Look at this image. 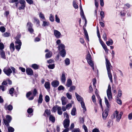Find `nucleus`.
<instances>
[{"mask_svg": "<svg viewBox=\"0 0 132 132\" xmlns=\"http://www.w3.org/2000/svg\"><path fill=\"white\" fill-rule=\"evenodd\" d=\"M65 64L66 65H69L70 64V60L68 58H66L65 60Z\"/></svg>", "mask_w": 132, "mask_h": 132, "instance_id": "obj_33", "label": "nucleus"}, {"mask_svg": "<svg viewBox=\"0 0 132 132\" xmlns=\"http://www.w3.org/2000/svg\"><path fill=\"white\" fill-rule=\"evenodd\" d=\"M4 48V46L3 43H0V49L2 50Z\"/></svg>", "mask_w": 132, "mask_h": 132, "instance_id": "obj_57", "label": "nucleus"}, {"mask_svg": "<svg viewBox=\"0 0 132 132\" xmlns=\"http://www.w3.org/2000/svg\"><path fill=\"white\" fill-rule=\"evenodd\" d=\"M106 93L108 97L109 100H111L112 98V95L111 93V89L110 85H108V89L107 90Z\"/></svg>", "mask_w": 132, "mask_h": 132, "instance_id": "obj_3", "label": "nucleus"}, {"mask_svg": "<svg viewBox=\"0 0 132 132\" xmlns=\"http://www.w3.org/2000/svg\"><path fill=\"white\" fill-rule=\"evenodd\" d=\"M75 94L76 98L78 101L80 102L83 101V98L76 93H75Z\"/></svg>", "mask_w": 132, "mask_h": 132, "instance_id": "obj_14", "label": "nucleus"}, {"mask_svg": "<svg viewBox=\"0 0 132 132\" xmlns=\"http://www.w3.org/2000/svg\"><path fill=\"white\" fill-rule=\"evenodd\" d=\"M45 52H47L45 55L46 58H49L51 57L52 54L51 52L50 51L48 50L47 49L45 51Z\"/></svg>", "mask_w": 132, "mask_h": 132, "instance_id": "obj_10", "label": "nucleus"}, {"mask_svg": "<svg viewBox=\"0 0 132 132\" xmlns=\"http://www.w3.org/2000/svg\"><path fill=\"white\" fill-rule=\"evenodd\" d=\"M34 20V22H36L37 24H39L40 22L38 19L36 18H35Z\"/></svg>", "mask_w": 132, "mask_h": 132, "instance_id": "obj_58", "label": "nucleus"}, {"mask_svg": "<svg viewBox=\"0 0 132 132\" xmlns=\"http://www.w3.org/2000/svg\"><path fill=\"white\" fill-rule=\"evenodd\" d=\"M97 36H98V38H99V39H100L101 36H100V33L99 29L97 27Z\"/></svg>", "mask_w": 132, "mask_h": 132, "instance_id": "obj_54", "label": "nucleus"}, {"mask_svg": "<svg viewBox=\"0 0 132 132\" xmlns=\"http://www.w3.org/2000/svg\"><path fill=\"white\" fill-rule=\"evenodd\" d=\"M7 107V108L8 110L11 111L13 109V106L11 105H9L7 106V104H6L5 105L4 107L5 108H6Z\"/></svg>", "mask_w": 132, "mask_h": 132, "instance_id": "obj_21", "label": "nucleus"}, {"mask_svg": "<svg viewBox=\"0 0 132 132\" xmlns=\"http://www.w3.org/2000/svg\"><path fill=\"white\" fill-rule=\"evenodd\" d=\"M92 132H100V131L98 129L95 128L93 130Z\"/></svg>", "mask_w": 132, "mask_h": 132, "instance_id": "obj_64", "label": "nucleus"}, {"mask_svg": "<svg viewBox=\"0 0 132 132\" xmlns=\"http://www.w3.org/2000/svg\"><path fill=\"white\" fill-rule=\"evenodd\" d=\"M128 118L129 120H131L132 119V112L128 115Z\"/></svg>", "mask_w": 132, "mask_h": 132, "instance_id": "obj_63", "label": "nucleus"}, {"mask_svg": "<svg viewBox=\"0 0 132 132\" xmlns=\"http://www.w3.org/2000/svg\"><path fill=\"white\" fill-rule=\"evenodd\" d=\"M55 21L58 23L60 22V20L59 18H58L57 16V15H56L55 16Z\"/></svg>", "mask_w": 132, "mask_h": 132, "instance_id": "obj_56", "label": "nucleus"}, {"mask_svg": "<svg viewBox=\"0 0 132 132\" xmlns=\"http://www.w3.org/2000/svg\"><path fill=\"white\" fill-rule=\"evenodd\" d=\"M105 102L107 108L102 113V117L103 119L105 120L106 118L108 115V111L109 110V108L110 106L109 101L106 97H105Z\"/></svg>", "mask_w": 132, "mask_h": 132, "instance_id": "obj_2", "label": "nucleus"}, {"mask_svg": "<svg viewBox=\"0 0 132 132\" xmlns=\"http://www.w3.org/2000/svg\"><path fill=\"white\" fill-rule=\"evenodd\" d=\"M76 108L75 107L73 108L71 111V114L72 116H75L76 114Z\"/></svg>", "mask_w": 132, "mask_h": 132, "instance_id": "obj_27", "label": "nucleus"}, {"mask_svg": "<svg viewBox=\"0 0 132 132\" xmlns=\"http://www.w3.org/2000/svg\"><path fill=\"white\" fill-rule=\"evenodd\" d=\"M6 120L5 119H3V121L5 124L7 126L9 125L12 119L11 117L9 115H7L6 117Z\"/></svg>", "mask_w": 132, "mask_h": 132, "instance_id": "obj_4", "label": "nucleus"}, {"mask_svg": "<svg viewBox=\"0 0 132 132\" xmlns=\"http://www.w3.org/2000/svg\"><path fill=\"white\" fill-rule=\"evenodd\" d=\"M49 19L50 21L52 22H53L54 21V16L52 15V14H51L50 15Z\"/></svg>", "mask_w": 132, "mask_h": 132, "instance_id": "obj_36", "label": "nucleus"}, {"mask_svg": "<svg viewBox=\"0 0 132 132\" xmlns=\"http://www.w3.org/2000/svg\"><path fill=\"white\" fill-rule=\"evenodd\" d=\"M58 107H59V106L57 105H56L53 107L52 109V112H56V110H57V108Z\"/></svg>", "mask_w": 132, "mask_h": 132, "instance_id": "obj_34", "label": "nucleus"}, {"mask_svg": "<svg viewBox=\"0 0 132 132\" xmlns=\"http://www.w3.org/2000/svg\"><path fill=\"white\" fill-rule=\"evenodd\" d=\"M31 94H32V92L31 91H29L27 93L26 95V96L27 98H28Z\"/></svg>", "mask_w": 132, "mask_h": 132, "instance_id": "obj_61", "label": "nucleus"}, {"mask_svg": "<svg viewBox=\"0 0 132 132\" xmlns=\"http://www.w3.org/2000/svg\"><path fill=\"white\" fill-rule=\"evenodd\" d=\"M73 5L75 9H77L78 7V5L76 4V2L75 1H73Z\"/></svg>", "mask_w": 132, "mask_h": 132, "instance_id": "obj_43", "label": "nucleus"}, {"mask_svg": "<svg viewBox=\"0 0 132 132\" xmlns=\"http://www.w3.org/2000/svg\"><path fill=\"white\" fill-rule=\"evenodd\" d=\"M106 64L108 76L110 81L112 82H113L112 75L111 73L110 69V67L111 66V64L110 62L107 59H106Z\"/></svg>", "mask_w": 132, "mask_h": 132, "instance_id": "obj_1", "label": "nucleus"}, {"mask_svg": "<svg viewBox=\"0 0 132 132\" xmlns=\"http://www.w3.org/2000/svg\"><path fill=\"white\" fill-rule=\"evenodd\" d=\"M0 31L2 32H4L5 31V28L4 26H1L0 27Z\"/></svg>", "mask_w": 132, "mask_h": 132, "instance_id": "obj_41", "label": "nucleus"}, {"mask_svg": "<svg viewBox=\"0 0 132 132\" xmlns=\"http://www.w3.org/2000/svg\"><path fill=\"white\" fill-rule=\"evenodd\" d=\"M32 24L30 22H28L27 24V26L28 28L32 27Z\"/></svg>", "mask_w": 132, "mask_h": 132, "instance_id": "obj_46", "label": "nucleus"}, {"mask_svg": "<svg viewBox=\"0 0 132 132\" xmlns=\"http://www.w3.org/2000/svg\"><path fill=\"white\" fill-rule=\"evenodd\" d=\"M10 48L11 51L13 52L15 50V48L14 45L13 43H12L10 44Z\"/></svg>", "mask_w": 132, "mask_h": 132, "instance_id": "obj_26", "label": "nucleus"}, {"mask_svg": "<svg viewBox=\"0 0 132 132\" xmlns=\"http://www.w3.org/2000/svg\"><path fill=\"white\" fill-rule=\"evenodd\" d=\"M60 53L61 56L63 57H64L66 55V52L65 50H62L61 51Z\"/></svg>", "mask_w": 132, "mask_h": 132, "instance_id": "obj_23", "label": "nucleus"}, {"mask_svg": "<svg viewBox=\"0 0 132 132\" xmlns=\"http://www.w3.org/2000/svg\"><path fill=\"white\" fill-rule=\"evenodd\" d=\"M49 119L50 121L53 122H54L55 121V117L51 115H50V116Z\"/></svg>", "mask_w": 132, "mask_h": 132, "instance_id": "obj_32", "label": "nucleus"}, {"mask_svg": "<svg viewBox=\"0 0 132 132\" xmlns=\"http://www.w3.org/2000/svg\"><path fill=\"white\" fill-rule=\"evenodd\" d=\"M43 23L42 24V26L45 27L46 26H49V22L44 21H43Z\"/></svg>", "mask_w": 132, "mask_h": 132, "instance_id": "obj_35", "label": "nucleus"}, {"mask_svg": "<svg viewBox=\"0 0 132 132\" xmlns=\"http://www.w3.org/2000/svg\"><path fill=\"white\" fill-rule=\"evenodd\" d=\"M70 121L68 119H65L63 121V126L65 128H68L69 126Z\"/></svg>", "mask_w": 132, "mask_h": 132, "instance_id": "obj_7", "label": "nucleus"}, {"mask_svg": "<svg viewBox=\"0 0 132 132\" xmlns=\"http://www.w3.org/2000/svg\"><path fill=\"white\" fill-rule=\"evenodd\" d=\"M32 92L33 94V96H35L37 93L36 89V88H35L34 89Z\"/></svg>", "mask_w": 132, "mask_h": 132, "instance_id": "obj_50", "label": "nucleus"}, {"mask_svg": "<svg viewBox=\"0 0 132 132\" xmlns=\"http://www.w3.org/2000/svg\"><path fill=\"white\" fill-rule=\"evenodd\" d=\"M3 71L7 76H9L12 72L11 69L9 68L7 69L6 68H4L3 70Z\"/></svg>", "mask_w": 132, "mask_h": 132, "instance_id": "obj_6", "label": "nucleus"}, {"mask_svg": "<svg viewBox=\"0 0 132 132\" xmlns=\"http://www.w3.org/2000/svg\"><path fill=\"white\" fill-rule=\"evenodd\" d=\"M33 111V110L31 108H29L27 110V112L29 113H31Z\"/></svg>", "mask_w": 132, "mask_h": 132, "instance_id": "obj_62", "label": "nucleus"}, {"mask_svg": "<svg viewBox=\"0 0 132 132\" xmlns=\"http://www.w3.org/2000/svg\"><path fill=\"white\" fill-rule=\"evenodd\" d=\"M83 128L85 130V132H88L87 128V127L84 125L83 126Z\"/></svg>", "mask_w": 132, "mask_h": 132, "instance_id": "obj_60", "label": "nucleus"}, {"mask_svg": "<svg viewBox=\"0 0 132 132\" xmlns=\"http://www.w3.org/2000/svg\"><path fill=\"white\" fill-rule=\"evenodd\" d=\"M45 101L47 102H48L50 100V98L49 96L48 95H46L45 97Z\"/></svg>", "mask_w": 132, "mask_h": 132, "instance_id": "obj_51", "label": "nucleus"}, {"mask_svg": "<svg viewBox=\"0 0 132 132\" xmlns=\"http://www.w3.org/2000/svg\"><path fill=\"white\" fill-rule=\"evenodd\" d=\"M80 11V15L82 19H84V18H85V17L84 15L83 11V10Z\"/></svg>", "mask_w": 132, "mask_h": 132, "instance_id": "obj_45", "label": "nucleus"}, {"mask_svg": "<svg viewBox=\"0 0 132 132\" xmlns=\"http://www.w3.org/2000/svg\"><path fill=\"white\" fill-rule=\"evenodd\" d=\"M100 15L101 16V19H103L104 17V12L103 11H101L100 12Z\"/></svg>", "mask_w": 132, "mask_h": 132, "instance_id": "obj_49", "label": "nucleus"}, {"mask_svg": "<svg viewBox=\"0 0 132 132\" xmlns=\"http://www.w3.org/2000/svg\"><path fill=\"white\" fill-rule=\"evenodd\" d=\"M84 32L85 36L88 42L89 41V36L87 31L85 28H84Z\"/></svg>", "mask_w": 132, "mask_h": 132, "instance_id": "obj_16", "label": "nucleus"}, {"mask_svg": "<svg viewBox=\"0 0 132 132\" xmlns=\"http://www.w3.org/2000/svg\"><path fill=\"white\" fill-rule=\"evenodd\" d=\"M89 65L92 67L93 70L94 69V64L92 60L87 61Z\"/></svg>", "mask_w": 132, "mask_h": 132, "instance_id": "obj_18", "label": "nucleus"}, {"mask_svg": "<svg viewBox=\"0 0 132 132\" xmlns=\"http://www.w3.org/2000/svg\"><path fill=\"white\" fill-rule=\"evenodd\" d=\"M59 82L57 80H54L51 83L52 85L54 87H57L59 85Z\"/></svg>", "mask_w": 132, "mask_h": 132, "instance_id": "obj_13", "label": "nucleus"}, {"mask_svg": "<svg viewBox=\"0 0 132 132\" xmlns=\"http://www.w3.org/2000/svg\"><path fill=\"white\" fill-rule=\"evenodd\" d=\"M0 53L1 57L3 59H5L6 57L5 52L2 50L0 51Z\"/></svg>", "mask_w": 132, "mask_h": 132, "instance_id": "obj_24", "label": "nucleus"}, {"mask_svg": "<svg viewBox=\"0 0 132 132\" xmlns=\"http://www.w3.org/2000/svg\"><path fill=\"white\" fill-rule=\"evenodd\" d=\"M64 89V88L62 85H61L59 87L57 88L58 90H63Z\"/></svg>", "mask_w": 132, "mask_h": 132, "instance_id": "obj_52", "label": "nucleus"}, {"mask_svg": "<svg viewBox=\"0 0 132 132\" xmlns=\"http://www.w3.org/2000/svg\"><path fill=\"white\" fill-rule=\"evenodd\" d=\"M10 68H11V70H12V71L13 74L14 75H15L16 73V69L12 67H11Z\"/></svg>", "mask_w": 132, "mask_h": 132, "instance_id": "obj_38", "label": "nucleus"}, {"mask_svg": "<svg viewBox=\"0 0 132 132\" xmlns=\"http://www.w3.org/2000/svg\"><path fill=\"white\" fill-rule=\"evenodd\" d=\"M42 97L43 96L42 94H40L38 100V103H42L43 101Z\"/></svg>", "mask_w": 132, "mask_h": 132, "instance_id": "obj_29", "label": "nucleus"}, {"mask_svg": "<svg viewBox=\"0 0 132 132\" xmlns=\"http://www.w3.org/2000/svg\"><path fill=\"white\" fill-rule=\"evenodd\" d=\"M45 113L48 116L50 115L51 114V112L50 110L46 109L45 111Z\"/></svg>", "mask_w": 132, "mask_h": 132, "instance_id": "obj_53", "label": "nucleus"}, {"mask_svg": "<svg viewBox=\"0 0 132 132\" xmlns=\"http://www.w3.org/2000/svg\"><path fill=\"white\" fill-rule=\"evenodd\" d=\"M25 6V4H22L21 6L19 8V9L20 10L24 9Z\"/></svg>", "mask_w": 132, "mask_h": 132, "instance_id": "obj_59", "label": "nucleus"}, {"mask_svg": "<svg viewBox=\"0 0 132 132\" xmlns=\"http://www.w3.org/2000/svg\"><path fill=\"white\" fill-rule=\"evenodd\" d=\"M114 116L116 117L117 121L118 122H119L121 117L119 115V112L118 111H115L114 113Z\"/></svg>", "mask_w": 132, "mask_h": 132, "instance_id": "obj_9", "label": "nucleus"}, {"mask_svg": "<svg viewBox=\"0 0 132 132\" xmlns=\"http://www.w3.org/2000/svg\"><path fill=\"white\" fill-rule=\"evenodd\" d=\"M39 17L43 19L44 20L45 19V18L44 14H42L41 12L39 13Z\"/></svg>", "mask_w": 132, "mask_h": 132, "instance_id": "obj_44", "label": "nucleus"}, {"mask_svg": "<svg viewBox=\"0 0 132 132\" xmlns=\"http://www.w3.org/2000/svg\"><path fill=\"white\" fill-rule=\"evenodd\" d=\"M32 67L35 69L37 70L38 69L39 66L37 64H34L32 65Z\"/></svg>", "mask_w": 132, "mask_h": 132, "instance_id": "obj_30", "label": "nucleus"}, {"mask_svg": "<svg viewBox=\"0 0 132 132\" xmlns=\"http://www.w3.org/2000/svg\"><path fill=\"white\" fill-rule=\"evenodd\" d=\"M10 35V34L7 32H5L3 34V36L5 37H8Z\"/></svg>", "mask_w": 132, "mask_h": 132, "instance_id": "obj_42", "label": "nucleus"}, {"mask_svg": "<svg viewBox=\"0 0 132 132\" xmlns=\"http://www.w3.org/2000/svg\"><path fill=\"white\" fill-rule=\"evenodd\" d=\"M75 89V87L74 86H72L70 87L69 89V91L71 92Z\"/></svg>", "mask_w": 132, "mask_h": 132, "instance_id": "obj_55", "label": "nucleus"}, {"mask_svg": "<svg viewBox=\"0 0 132 132\" xmlns=\"http://www.w3.org/2000/svg\"><path fill=\"white\" fill-rule=\"evenodd\" d=\"M72 84V80L70 79H68L67 80V83L66 84V86L68 87H69L71 86Z\"/></svg>", "mask_w": 132, "mask_h": 132, "instance_id": "obj_17", "label": "nucleus"}, {"mask_svg": "<svg viewBox=\"0 0 132 132\" xmlns=\"http://www.w3.org/2000/svg\"><path fill=\"white\" fill-rule=\"evenodd\" d=\"M65 46L63 44H60L58 46L59 50V51H61L63 50H65Z\"/></svg>", "mask_w": 132, "mask_h": 132, "instance_id": "obj_20", "label": "nucleus"}, {"mask_svg": "<svg viewBox=\"0 0 132 132\" xmlns=\"http://www.w3.org/2000/svg\"><path fill=\"white\" fill-rule=\"evenodd\" d=\"M48 67L50 69H53L55 67V65L54 64H50L48 65Z\"/></svg>", "mask_w": 132, "mask_h": 132, "instance_id": "obj_48", "label": "nucleus"}, {"mask_svg": "<svg viewBox=\"0 0 132 132\" xmlns=\"http://www.w3.org/2000/svg\"><path fill=\"white\" fill-rule=\"evenodd\" d=\"M61 100L62 105H65L67 103V98L64 96H62L61 98Z\"/></svg>", "mask_w": 132, "mask_h": 132, "instance_id": "obj_15", "label": "nucleus"}, {"mask_svg": "<svg viewBox=\"0 0 132 132\" xmlns=\"http://www.w3.org/2000/svg\"><path fill=\"white\" fill-rule=\"evenodd\" d=\"M55 37L57 38H59L61 36V34L58 31L55 30L53 31Z\"/></svg>", "mask_w": 132, "mask_h": 132, "instance_id": "obj_8", "label": "nucleus"}, {"mask_svg": "<svg viewBox=\"0 0 132 132\" xmlns=\"http://www.w3.org/2000/svg\"><path fill=\"white\" fill-rule=\"evenodd\" d=\"M113 43V40L111 39H110L106 42V44L108 46L112 45Z\"/></svg>", "mask_w": 132, "mask_h": 132, "instance_id": "obj_28", "label": "nucleus"}, {"mask_svg": "<svg viewBox=\"0 0 132 132\" xmlns=\"http://www.w3.org/2000/svg\"><path fill=\"white\" fill-rule=\"evenodd\" d=\"M8 130L9 132H13L14 131V129L11 127H8Z\"/></svg>", "mask_w": 132, "mask_h": 132, "instance_id": "obj_37", "label": "nucleus"}, {"mask_svg": "<svg viewBox=\"0 0 132 132\" xmlns=\"http://www.w3.org/2000/svg\"><path fill=\"white\" fill-rule=\"evenodd\" d=\"M26 72L27 74L28 75L31 76L33 75V71L32 69L30 68H27L26 69Z\"/></svg>", "mask_w": 132, "mask_h": 132, "instance_id": "obj_11", "label": "nucleus"}, {"mask_svg": "<svg viewBox=\"0 0 132 132\" xmlns=\"http://www.w3.org/2000/svg\"><path fill=\"white\" fill-rule=\"evenodd\" d=\"M15 47L16 49L18 51H19L21 48V46L22 45L21 42L20 40L17 39L15 42Z\"/></svg>", "mask_w": 132, "mask_h": 132, "instance_id": "obj_5", "label": "nucleus"}, {"mask_svg": "<svg viewBox=\"0 0 132 132\" xmlns=\"http://www.w3.org/2000/svg\"><path fill=\"white\" fill-rule=\"evenodd\" d=\"M72 105L71 103H69L66 106V108L68 110L69 109L72 107Z\"/></svg>", "mask_w": 132, "mask_h": 132, "instance_id": "obj_39", "label": "nucleus"}, {"mask_svg": "<svg viewBox=\"0 0 132 132\" xmlns=\"http://www.w3.org/2000/svg\"><path fill=\"white\" fill-rule=\"evenodd\" d=\"M57 113L60 115H61L62 114V108L60 106H59L57 108Z\"/></svg>", "mask_w": 132, "mask_h": 132, "instance_id": "obj_22", "label": "nucleus"}, {"mask_svg": "<svg viewBox=\"0 0 132 132\" xmlns=\"http://www.w3.org/2000/svg\"><path fill=\"white\" fill-rule=\"evenodd\" d=\"M50 83L49 82H48V81H47V82H46L45 83V84L44 85V86H45V88L46 89H47L50 88Z\"/></svg>", "mask_w": 132, "mask_h": 132, "instance_id": "obj_25", "label": "nucleus"}, {"mask_svg": "<svg viewBox=\"0 0 132 132\" xmlns=\"http://www.w3.org/2000/svg\"><path fill=\"white\" fill-rule=\"evenodd\" d=\"M66 96L68 99L71 100L72 99V95L68 93H66Z\"/></svg>", "mask_w": 132, "mask_h": 132, "instance_id": "obj_40", "label": "nucleus"}, {"mask_svg": "<svg viewBox=\"0 0 132 132\" xmlns=\"http://www.w3.org/2000/svg\"><path fill=\"white\" fill-rule=\"evenodd\" d=\"M92 58L91 55L89 53L86 56V59L87 61L92 60Z\"/></svg>", "mask_w": 132, "mask_h": 132, "instance_id": "obj_31", "label": "nucleus"}, {"mask_svg": "<svg viewBox=\"0 0 132 132\" xmlns=\"http://www.w3.org/2000/svg\"><path fill=\"white\" fill-rule=\"evenodd\" d=\"M61 80L62 82L63 83H64L65 82L66 77H65V73L64 72H63L62 74Z\"/></svg>", "mask_w": 132, "mask_h": 132, "instance_id": "obj_12", "label": "nucleus"}, {"mask_svg": "<svg viewBox=\"0 0 132 132\" xmlns=\"http://www.w3.org/2000/svg\"><path fill=\"white\" fill-rule=\"evenodd\" d=\"M80 104L82 108L83 109V111L84 112H85L86 111V109L85 107L84 102L83 101H82L80 102Z\"/></svg>", "mask_w": 132, "mask_h": 132, "instance_id": "obj_19", "label": "nucleus"}, {"mask_svg": "<svg viewBox=\"0 0 132 132\" xmlns=\"http://www.w3.org/2000/svg\"><path fill=\"white\" fill-rule=\"evenodd\" d=\"M14 90V88H11L9 90V93L12 96H13V93Z\"/></svg>", "mask_w": 132, "mask_h": 132, "instance_id": "obj_47", "label": "nucleus"}]
</instances>
